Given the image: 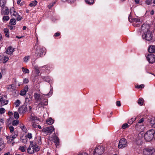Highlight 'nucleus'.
Masks as SVG:
<instances>
[{
	"instance_id": "28",
	"label": "nucleus",
	"mask_w": 155,
	"mask_h": 155,
	"mask_svg": "<svg viewBox=\"0 0 155 155\" xmlns=\"http://www.w3.org/2000/svg\"><path fill=\"white\" fill-rule=\"evenodd\" d=\"M11 25H14L16 24V20L14 18L11 19L9 23Z\"/></svg>"
},
{
	"instance_id": "19",
	"label": "nucleus",
	"mask_w": 155,
	"mask_h": 155,
	"mask_svg": "<svg viewBox=\"0 0 155 155\" xmlns=\"http://www.w3.org/2000/svg\"><path fill=\"white\" fill-rule=\"evenodd\" d=\"M149 52L153 53L155 52V45H150L148 48Z\"/></svg>"
},
{
	"instance_id": "38",
	"label": "nucleus",
	"mask_w": 155,
	"mask_h": 155,
	"mask_svg": "<svg viewBox=\"0 0 155 155\" xmlns=\"http://www.w3.org/2000/svg\"><path fill=\"white\" fill-rule=\"evenodd\" d=\"M15 104L16 105V107H18L20 104V101L19 100H17L15 102Z\"/></svg>"
},
{
	"instance_id": "34",
	"label": "nucleus",
	"mask_w": 155,
	"mask_h": 155,
	"mask_svg": "<svg viewBox=\"0 0 155 155\" xmlns=\"http://www.w3.org/2000/svg\"><path fill=\"white\" fill-rule=\"evenodd\" d=\"M32 125L33 127L35 128H37V123L36 121H32Z\"/></svg>"
},
{
	"instance_id": "62",
	"label": "nucleus",
	"mask_w": 155,
	"mask_h": 155,
	"mask_svg": "<svg viewBox=\"0 0 155 155\" xmlns=\"http://www.w3.org/2000/svg\"><path fill=\"white\" fill-rule=\"evenodd\" d=\"M78 155H88V154L85 152H83L79 153Z\"/></svg>"
},
{
	"instance_id": "3",
	"label": "nucleus",
	"mask_w": 155,
	"mask_h": 155,
	"mask_svg": "<svg viewBox=\"0 0 155 155\" xmlns=\"http://www.w3.org/2000/svg\"><path fill=\"white\" fill-rule=\"evenodd\" d=\"M46 53L45 49L41 46H37L36 48L35 54L37 56L40 57L44 55Z\"/></svg>"
},
{
	"instance_id": "31",
	"label": "nucleus",
	"mask_w": 155,
	"mask_h": 155,
	"mask_svg": "<svg viewBox=\"0 0 155 155\" xmlns=\"http://www.w3.org/2000/svg\"><path fill=\"white\" fill-rule=\"evenodd\" d=\"M85 2L88 4L92 5L94 3V0H85Z\"/></svg>"
},
{
	"instance_id": "61",
	"label": "nucleus",
	"mask_w": 155,
	"mask_h": 155,
	"mask_svg": "<svg viewBox=\"0 0 155 155\" xmlns=\"http://www.w3.org/2000/svg\"><path fill=\"white\" fill-rule=\"evenodd\" d=\"M28 86L26 85L24 89L23 90H25V91H26L27 92L28 91Z\"/></svg>"
},
{
	"instance_id": "35",
	"label": "nucleus",
	"mask_w": 155,
	"mask_h": 155,
	"mask_svg": "<svg viewBox=\"0 0 155 155\" xmlns=\"http://www.w3.org/2000/svg\"><path fill=\"white\" fill-rule=\"evenodd\" d=\"M22 71L25 73H29V71L28 69L24 68H22Z\"/></svg>"
},
{
	"instance_id": "18",
	"label": "nucleus",
	"mask_w": 155,
	"mask_h": 155,
	"mask_svg": "<svg viewBox=\"0 0 155 155\" xmlns=\"http://www.w3.org/2000/svg\"><path fill=\"white\" fill-rule=\"evenodd\" d=\"M14 51V48H12L11 46H9L6 51L7 54H11Z\"/></svg>"
},
{
	"instance_id": "25",
	"label": "nucleus",
	"mask_w": 155,
	"mask_h": 155,
	"mask_svg": "<svg viewBox=\"0 0 155 155\" xmlns=\"http://www.w3.org/2000/svg\"><path fill=\"white\" fill-rule=\"evenodd\" d=\"M4 32L5 33V36L7 37H9V32L8 28H5L4 29Z\"/></svg>"
},
{
	"instance_id": "11",
	"label": "nucleus",
	"mask_w": 155,
	"mask_h": 155,
	"mask_svg": "<svg viewBox=\"0 0 155 155\" xmlns=\"http://www.w3.org/2000/svg\"><path fill=\"white\" fill-rule=\"evenodd\" d=\"M144 34L145 35V38L147 40L150 41L152 39L153 35L151 31H148Z\"/></svg>"
},
{
	"instance_id": "56",
	"label": "nucleus",
	"mask_w": 155,
	"mask_h": 155,
	"mask_svg": "<svg viewBox=\"0 0 155 155\" xmlns=\"http://www.w3.org/2000/svg\"><path fill=\"white\" fill-rule=\"evenodd\" d=\"M17 17V20L18 21H20L21 20L22 18L19 15H18Z\"/></svg>"
},
{
	"instance_id": "29",
	"label": "nucleus",
	"mask_w": 155,
	"mask_h": 155,
	"mask_svg": "<svg viewBox=\"0 0 155 155\" xmlns=\"http://www.w3.org/2000/svg\"><path fill=\"white\" fill-rule=\"evenodd\" d=\"M144 102V101L143 98H139L138 101V104H139L140 105L142 106L143 105V103Z\"/></svg>"
},
{
	"instance_id": "2",
	"label": "nucleus",
	"mask_w": 155,
	"mask_h": 155,
	"mask_svg": "<svg viewBox=\"0 0 155 155\" xmlns=\"http://www.w3.org/2000/svg\"><path fill=\"white\" fill-rule=\"evenodd\" d=\"M155 131L153 129H151L147 131L144 134L145 140L147 141H150L153 138Z\"/></svg>"
},
{
	"instance_id": "42",
	"label": "nucleus",
	"mask_w": 155,
	"mask_h": 155,
	"mask_svg": "<svg viewBox=\"0 0 155 155\" xmlns=\"http://www.w3.org/2000/svg\"><path fill=\"white\" fill-rule=\"evenodd\" d=\"M19 150H21L22 152H24L25 151L24 147L23 146H21L19 148Z\"/></svg>"
},
{
	"instance_id": "20",
	"label": "nucleus",
	"mask_w": 155,
	"mask_h": 155,
	"mask_svg": "<svg viewBox=\"0 0 155 155\" xmlns=\"http://www.w3.org/2000/svg\"><path fill=\"white\" fill-rule=\"evenodd\" d=\"M7 89L10 91H12L15 89V84L8 85L7 87Z\"/></svg>"
},
{
	"instance_id": "10",
	"label": "nucleus",
	"mask_w": 155,
	"mask_h": 155,
	"mask_svg": "<svg viewBox=\"0 0 155 155\" xmlns=\"http://www.w3.org/2000/svg\"><path fill=\"white\" fill-rule=\"evenodd\" d=\"M146 57L150 63H153L155 61V55L152 54H148Z\"/></svg>"
},
{
	"instance_id": "63",
	"label": "nucleus",
	"mask_w": 155,
	"mask_h": 155,
	"mask_svg": "<svg viewBox=\"0 0 155 155\" xmlns=\"http://www.w3.org/2000/svg\"><path fill=\"white\" fill-rule=\"evenodd\" d=\"M8 28L10 30H12L13 29L14 27L11 25L8 26Z\"/></svg>"
},
{
	"instance_id": "30",
	"label": "nucleus",
	"mask_w": 155,
	"mask_h": 155,
	"mask_svg": "<svg viewBox=\"0 0 155 155\" xmlns=\"http://www.w3.org/2000/svg\"><path fill=\"white\" fill-rule=\"evenodd\" d=\"M30 120L33 121H39V120L37 119V117L33 116H31L30 117Z\"/></svg>"
},
{
	"instance_id": "7",
	"label": "nucleus",
	"mask_w": 155,
	"mask_h": 155,
	"mask_svg": "<svg viewBox=\"0 0 155 155\" xmlns=\"http://www.w3.org/2000/svg\"><path fill=\"white\" fill-rule=\"evenodd\" d=\"M127 145V141L124 138L121 139L119 141L118 147L119 148H123L126 147Z\"/></svg>"
},
{
	"instance_id": "4",
	"label": "nucleus",
	"mask_w": 155,
	"mask_h": 155,
	"mask_svg": "<svg viewBox=\"0 0 155 155\" xmlns=\"http://www.w3.org/2000/svg\"><path fill=\"white\" fill-rule=\"evenodd\" d=\"M54 130V129L53 127L50 126L43 128L42 131L46 135H48L51 134Z\"/></svg>"
},
{
	"instance_id": "47",
	"label": "nucleus",
	"mask_w": 155,
	"mask_h": 155,
	"mask_svg": "<svg viewBox=\"0 0 155 155\" xmlns=\"http://www.w3.org/2000/svg\"><path fill=\"white\" fill-rule=\"evenodd\" d=\"M29 58L28 56H25L23 59L24 61L25 62H27L29 59Z\"/></svg>"
},
{
	"instance_id": "17",
	"label": "nucleus",
	"mask_w": 155,
	"mask_h": 155,
	"mask_svg": "<svg viewBox=\"0 0 155 155\" xmlns=\"http://www.w3.org/2000/svg\"><path fill=\"white\" fill-rule=\"evenodd\" d=\"M34 97L35 99L38 101H41L42 98V96L37 93H35L34 94Z\"/></svg>"
},
{
	"instance_id": "9",
	"label": "nucleus",
	"mask_w": 155,
	"mask_h": 155,
	"mask_svg": "<svg viewBox=\"0 0 155 155\" xmlns=\"http://www.w3.org/2000/svg\"><path fill=\"white\" fill-rule=\"evenodd\" d=\"M150 26L149 25L146 24H143L141 26L142 31L144 34L147 33L148 31H150L149 30Z\"/></svg>"
},
{
	"instance_id": "27",
	"label": "nucleus",
	"mask_w": 155,
	"mask_h": 155,
	"mask_svg": "<svg viewBox=\"0 0 155 155\" xmlns=\"http://www.w3.org/2000/svg\"><path fill=\"white\" fill-rule=\"evenodd\" d=\"M37 2L36 0L32 1L31 3L29 4V5L31 7L35 6L37 4Z\"/></svg>"
},
{
	"instance_id": "54",
	"label": "nucleus",
	"mask_w": 155,
	"mask_h": 155,
	"mask_svg": "<svg viewBox=\"0 0 155 155\" xmlns=\"http://www.w3.org/2000/svg\"><path fill=\"white\" fill-rule=\"evenodd\" d=\"M11 138V136H8L6 137L7 139L8 140V141H9L10 143H11L13 141H12L10 139H11L10 138Z\"/></svg>"
},
{
	"instance_id": "58",
	"label": "nucleus",
	"mask_w": 155,
	"mask_h": 155,
	"mask_svg": "<svg viewBox=\"0 0 155 155\" xmlns=\"http://www.w3.org/2000/svg\"><path fill=\"white\" fill-rule=\"evenodd\" d=\"M116 105L117 106L120 107L121 106L120 102L119 101H117L116 102Z\"/></svg>"
},
{
	"instance_id": "37",
	"label": "nucleus",
	"mask_w": 155,
	"mask_h": 155,
	"mask_svg": "<svg viewBox=\"0 0 155 155\" xmlns=\"http://www.w3.org/2000/svg\"><path fill=\"white\" fill-rule=\"evenodd\" d=\"M26 92L25 90L23 89L20 91V94L21 95L24 96Z\"/></svg>"
},
{
	"instance_id": "32",
	"label": "nucleus",
	"mask_w": 155,
	"mask_h": 155,
	"mask_svg": "<svg viewBox=\"0 0 155 155\" xmlns=\"http://www.w3.org/2000/svg\"><path fill=\"white\" fill-rule=\"evenodd\" d=\"M19 121L18 120H13L12 122V125L13 126H17L19 124Z\"/></svg>"
},
{
	"instance_id": "39",
	"label": "nucleus",
	"mask_w": 155,
	"mask_h": 155,
	"mask_svg": "<svg viewBox=\"0 0 155 155\" xmlns=\"http://www.w3.org/2000/svg\"><path fill=\"white\" fill-rule=\"evenodd\" d=\"M56 2V1H54V2H51L49 5H48V6L49 7V8H51L54 5L55 3Z\"/></svg>"
},
{
	"instance_id": "52",
	"label": "nucleus",
	"mask_w": 155,
	"mask_h": 155,
	"mask_svg": "<svg viewBox=\"0 0 155 155\" xmlns=\"http://www.w3.org/2000/svg\"><path fill=\"white\" fill-rule=\"evenodd\" d=\"M128 126V124H125L122 125V128L123 129H125Z\"/></svg>"
},
{
	"instance_id": "15",
	"label": "nucleus",
	"mask_w": 155,
	"mask_h": 155,
	"mask_svg": "<svg viewBox=\"0 0 155 155\" xmlns=\"http://www.w3.org/2000/svg\"><path fill=\"white\" fill-rule=\"evenodd\" d=\"M48 100L47 99H44L43 101L40 102L38 104V106L40 107H41L42 106H46L48 104Z\"/></svg>"
},
{
	"instance_id": "59",
	"label": "nucleus",
	"mask_w": 155,
	"mask_h": 155,
	"mask_svg": "<svg viewBox=\"0 0 155 155\" xmlns=\"http://www.w3.org/2000/svg\"><path fill=\"white\" fill-rule=\"evenodd\" d=\"M60 35V33H59V32H57V33H56L54 35V37H58V36H59Z\"/></svg>"
},
{
	"instance_id": "41",
	"label": "nucleus",
	"mask_w": 155,
	"mask_h": 155,
	"mask_svg": "<svg viewBox=\"0 0 155 155\" xmlns=\"http://www.w3.org/2000/svg\"><path fill=\"white\" fill-rule=\"evenodd\" d=\"M9 17L8 16H4L3 17V20L4 21H8L9 20Z\"/></svg>"
},
{
	"instance_id": "8",
	"label": "nucleus",
	"mask_w": 155,
	"mask_h": 155,
	"mask_svg": "<svg viewBox=\"0 0 155 155\" xmlns=\"http://www.w3.org/2000/svg\"><path fill=\"white\" fill-rule=\"evenodd\" d=\"M28 110V107L26 104H24L20 107L18 109V111L19 114H24Z\"/></svg>"
},
{
	"instance_id": "36",
	"label": "nucleus",
	"mask_w": 155,
	"mask_h": 155,
	"mask_svg": "<svg viewBox=\"0 0 155 155\" xmlns=\"http://www.w3.org/2000/svg\"><path fill=\"white\" fill-rule=\"evenodd\" d=\"M132 20L134 22H139L140 23L141 22L140 21V19L138 18H133V19H132Z\"/></svg>"
},
{
	"instance_id": "60",
	"label": "nucleus",
	"mask_w": 155,
	"mask_h": 155,
	"mask_svg": "<svg viewBox=\"0 0 155 155\" xmlns=\"http://www.w3.org/2000/svg\"><path fill=\"white\" fill-rule=\"evenodd\" d=\"M28 82V79L25 78L23 81V82L25 83H27Z\"/></svg>"
},
{
	"instance_id": "55",
	"label": "nucleus",
	"mask_w": 155,
	"mask_h": 155,
	"mask_svg": "<svg viewBox=\"0 0 155 155\" xmlns=\"http://www.w3.org/2000/svg\"><path fill=\"white\" fill-rule=\"evenodd\" d=\"M8 58L7 57H4V59H3L4 61L3 62L4 63H6L8 60Z\"/></svg>"
},
{
	"instance_id": "43",
	"label": "nucleus",
	"mask_w": 155,
	"mask_h": 155,
	"mask_svg": "<svg viewBox=\"0 0 155 155\" xmlns=\"http://www.w3.org/2000/svg\"><path fill=\"white\" fill-rule=\"evenodd\" d=\"M20 128L24 132H27V129L24 126L21 127Z\"/></svg>"
},
{
	"instance_id": "49",
	"label": "nucleus",
	"mask_w": 155,
	"mask_h": 155,
	"mask_svg": "<svg viewBox=\"0 0 155 155\" xmlns=\"http://www.w3.org/2000/svg\"><path fill=\"white\" fill-rule=\"evenodd\" d=\"M152 0H147L146 2V3L149 5H150L151 4Z\"/></svg>"
},
{
	"instance_id": "40",
	"label": "nucleus",
	"mask_w": 155,
	"mask_h": 155,
	"mask_svg": "<svg viewBox=\"0 0 155 155\" xmlns=\"http://www.w3.org/2000/svg\"><path fill=\"white\" fill-rule=\"evenodd\" d=\"M14 117L15 118H19V115L17 112H15L14 113Z\"/></svg>"
},
{
	"instance_id": "46",
	"label": "nucleus",
	"mask_w": 155,
	"mask_h": 155,
	"mask_svg": "<svg viewBox=\"0 0 155 155\" xmlns=\"http://www.w3.org/2000/svg\"><path fill=\"white\" fill-rule=\"evenodd\" d=\"M9 129L11 133H12L14 132V127L12 126H10L9 127Z\"/></svg>"
},
{
	"instance_id": "45",
	"label": "nucleus",
	"mask_w": 155,
	"mask_h": 155,
	"mask_svg": "<svg viewBox=\"0 0 155 155\" xmlns=\"http://www.w3.org/2000/svg\"><path fill=\"white\" fill-rule=\"evenodd\" d=\"M5 109L4 108H0V114H2L5 112Z\"/></svg>"
},
{
	"instance_id": "21",
	"label": "nucleus",
	"mask_w": 155,
	"mask_h": 155,
	"mask_svg": "<svg viewBox=\"0 0 155 155\" xmlns=\"http://www.w3.org/2000/svg\"><path fill=\"white\" fill-rule=\"evenodd\" d=\"M46 66L45 65V66H43L42 67H36V66L35 67V68L36 70V73L37 74H39V73H40L39 70H41V68H46Z\"/></svg>"
},
{
	"instance_id": "23",
	"label": "nucleus",
	"mask_w": 155,
	"mask_h": 155,
	"mask_svg": "<svg viewBox=\"0 0 155 155\" xmlns=\"http://www.w3.org/2000/svg\"><path fill=\"white\" fill-rule=\"evenodd\" d=\"M46 123L49 125H51L54 123V120L51 118L50 117L46 120Z\"/></svg>"
},
{
	"instance_id": "50",
	"label": "nucleus",
	"mask_w": 155,
	"mask_h": 155,
	"mask_svg": "<svg viewBox=\"0 0 155 155\" xmlns=\"http://www.w3.org/2000/svg\"><path fill=\"white\" fill-rule=\"evenodd\" d=\"M54 143L55 144V145L57 146L59 145V139L58 138V139H57V140H54Z\"/></svg>"
},
{
	"instance_id": "1",
	"label": "nucleus",
	"mask_w": 155,
	"mask_h": 155,
	"mask_svg": "<svg viewBox=\"0 0 155 155\" xmlns=\"http://www.w3.org/2000/svg\"><path fill=\"white\" fill-rule=\"evenodd\" d=\"M30 143V146L27 149V152L28 153L33 154L35 151L38 152L39 150L40 149L37 144L33 143L32 141H31Z\"/></svg>"
},
{
	"instance_id": "12",
	"label": "nucleus",
	"mask_w": 155,
	"mask_h": 155,
	"mask_svg": "<svg viewBox=\"0 0 155 155\" xmlns=\"http://www.w3.org/2000/svg\"><path fill=\"white\" fill-rule=\"evenodd\" d=\"M148 121L150 124V126L152 128H155V118L154 117L149 118L148 119Z\"/></svg>"
},
{
	"instance_id": "14",
	"label": "nucleus",
	"mask_w": 155,
	"mask_h": 155,
	"mask_svg": "<svg viewBox=\"0 0 155 155\" xmlns=\"http://www.w3.org/2000/svg\"><path fill=\"white\" fill-rule=\"evenodd\" d=\"M9 13V10L6 7L2 8L1 9V13L2 15H8Z\"/></svg>"
},
{
	"instance_id": "5",
	"label": "nucleus",
	"mask_w": 155,
	"mask_h": 155,
	"mask_svg": "<svg viewBox=\"0 0 155 155\" xmlns=\"http://www.w3.org/2000/svg\"><path fill=\"white\" fill-rule=\"evenodd\" d=\"M155 152V150L153 148L147 147L143 149V153L144 155H152Z\"/></svg>"
},
{
	"instance_id": "22",
	"label": "nucleus",
	"mask_w": 155,
	"mask_h": 155,
	"mask_svg": "<svg viewBox=\"0 0 155 155\" xmlns=\"http://www.w3.org/2000/svg\"><path fill=\"white\" fill-rule=\"evenodd\" d=\"M14 8H12L10 10V12L12 15V16H14L15 17H16L18 15V13L16 12V11H14Z\"/></svg>"
},
{
	"instance_id": "57",
	"label": "nucleus",
	"mask_w": 155,
	"mask_h": 155,
	"mask_svg": "<svg viewBox=\"0 0 155 155\" xmlns=\"http://www.w3.org/2000/svg\"><path fill=\"white\" fill-rule=\"evenodd\" d=\"M144 121V119L143 118L141 119L140 120H139L138 123L139 124H140L143 122Z\"/></svg>"
},
{
	"instance_id": "24",
	"label": "nucleus",
	"mask_w": 155,
	"mask_h": 155,
	"mask_svg": "<svg viewBox=\"0 0 155 155\" xmlns=\"http://www.w3.org/2000/svg\"><path fill=\"white\" fill-rule=\"evenodd\" d=\"M6 4V1L5 0H0V6L2 7V8H5Z\"/></svg>"
},
{
	"instance_id": "53",
	"label": "nucleus",
	"mask_w": 155,
	"mask_h": 155,
	"mask_svg": "<svg viewBox=\"0 0 155 155\" xmlns=\"http://www.w3.org/2000/svg\"><path fill=\"white\" fill-rule=\"evenodd\" d=\"M4 144L3 143L0 144V150H1L4 148Z\"/></svg>"
},
{
	"instance_id": "13",
	"label": "nucleus",
	"mask_w": 155,
	"mask_h": 155,
	"mask_svg": "<svg viewBox=\"0 0 155 155\" xmlns=\"http://www.w3.org/2000/svg\"><path fill=\"white\" fill-rule=\"evenodd\" d=\"M1 103L2 105H5L8 104V101L7 100V97L5 96H1L0 97Z\"/></svg>"
},
{
	"instance_id": "48",
	"label": "nucleus",
	"mask_w": 155,
	"mask_h": 155,
	"mask_svg": "<svg viewBox=\"0 0 155 155\" xmlns=\"http://www.w3.org/2000/svg\"><path fill=\"white\" fill-rule=\"evenodd\" d=\"M28 138L30 139L32 138V134L31 133H28L26 136Z\"/></svg>"
},
{
	"instance_id": "33",
	"label": "nucleus",
	"mask_w": 155,
	"mask_h": 155,
	"mask_svg": "<svg viewBox=\"0 0 155 155\" xmlns=\"http://www.w3.org/2000/svg\"><path fill=\"white\" fill-rule=\"evenodd\" d=\"M136 118H132L130 119L128 121V123L130 124H132L133 122L135 120Z\"/></svg>"
},
{
	"instance_id": "6",
	"label": "nucleus",
	"mask_w": 155,
	"mask_h": 155,
	"mask_svg": "<svg viewBox=\"0 0 155 155\" xmlns=\"http://www.w3.org/2000/svg\"><path fill=\"white\" fill-rule=\"evenodd\" d=\"M104 148L101 146H98L96 147L94 151V155H101L104 151Z\"/></svg>"
},
{
	"instance_id": "44",
	"label": "nucleus",
	"mask_w": 155,
	"mask_h": 155,
	"mask_svg": "<svg viewBox=\"0 0 155 155\" xmlns=\"http://www.w3.org/2000/svg\"><path fill=\"white\" fill-rule=\"evenodd\" d=\"M144 85L143 84H142L141 85H137V86L136 87L138 89L140 88H142L144 87Z\"/></svg>"
},
{
	"instance_id": "64",
	"label": "nucleus",
	"mask_w": 155,
	"mask_h": 155,
	"mask_svg": "<svg viewBox=\"0 0 155 155\" xmlns=\"http://www.w3.org/2000/svg\"><path fill=\"white\" fill-rule=\"evenodd\" d=\"M13 81L14 83L15 84H16L17 83V81L16 80V79L15 78H14L13 79Z\"/></svg>"
},
{
	"instance_id": "16",
	"label": "nucleus",
	"mask_w": 155,
	"mask_h": 155,
	"mask_svg": "<svg viewBox=\"0 0 155 155\" xmlns=\"http://www.w3.org/2000/svg\"><path fill=\"white\" fill-rule=\"evenodd\" d=\"M18 135V132L17 130L14 131L13 133H12L11 135V139H10L12 141H13L14 139Z\"/></svg>"
},
{
	"instance_id": "51",
	"label": "nucleus",
	"mask_w": 155,
	"mask_h": 155,
	"mask_svg": "<svg viewBox=\"0 0 155 155\" xmlns=\"http://www.w3.org/2000/svg\"><path fill=\"white\" fill-rule=\"evenodd\" d=\"M52 138L54 140H57V139L58 138V137L56 135L55 133L54 134V135H53Z\"/></svg>"
},
{
	"instance_id": "26",
	"label": "nucleus",
	"mask_w": 155,
	"mask_h": 155,
	"mask_svg": "<svg viewBox=\"0 0 155 155\" xmlns=\"http://www.w3.org/2000/svg\"><path fill=\"white\" fill-rule=\"evenodd\" d=\"M32 101V100L31 97L29 98H25V103L24 104H30L31 103Z\"/></svg>"
}]
</instances>
